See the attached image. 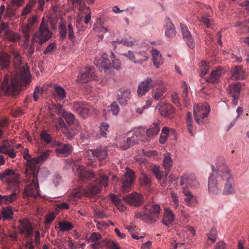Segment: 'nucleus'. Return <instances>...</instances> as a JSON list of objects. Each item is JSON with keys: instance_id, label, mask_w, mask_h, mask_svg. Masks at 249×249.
<instances>
[{"instance_id": "nucleus-1", "label": "nucleus", "mask_w": 249, "mask_h": 249, "mask_svg": "<svg viewBox=\"0 0 249 249\" xmlns=\"http://www.w3.org/2000/svg\"><path fill=\"white\" fill-rule=\"evenodd\" d=\"M212 173L208 178V191L211 195L217 194L222 181H225L223 193L225 195L235 194V190L233 186V178L230 170L225 164L216 163L212 165Z\"/></svg>"}, {"instance_id": "nucleus-2", "label": "nucleus", "mask_w": 249, "mask_h": 249, "mask_svg": "<svg viewBox=\"0 0 249 249\" xmlns=\"http://www.w3.org/2000/svg\"><path fill=\"white\" fill-rule=\"evenodd\" d=\"M18 177V174L10 169H6L0 174V180L5 178L8 185L7 189L12 191L10 195L3 196L2 203H12L18 199V195L20 191Z\"/></svg>"}, {"instance_id": "nucleus-3", "label": "nucleus", "mask_w": 249, "mask_h": 249, "mask_svg": "<svg viewBox=\"0 0 249 249\" xmlns=\"http://www.w3.org/2000/svg\"><path fill=\"white\" fill-rule=\"evenodd\" d=\"M160 208L157 204H148L144 207L143 212L137 213L135 214V217L140 218L147 223H151L156 221L158 218Z\"/></svg>"}, {"instance_id": "nucleus-4", "label": "nucleus", "mask_w": 249, "mask_h": 249, "mask_svg": "<svg viewBox=\"0 0 249 249\" xmlns=\"http://www.w3.org/2000/svg\"><path fill=\"white\" fill-rule=\"evenodd\" d=\"M210 112V106L207 103L198 104L194 108V116L197 124H204V122L200 119L207 117Z\"/></svg>"}, {"instance_id": "nucleus-5", "label": "nucleus", "mask_w": 249, "mask_h": 249, "mask_svg": "<svg viewBox=\"0 0 249 249\" xmlns=\"http://www.w3.org/2000/svg\"><path fill=\"white\" fill-rule=\"evenodd\" d=\"M73 111L82 117L85 118L95 111V108L85 102H74L72 103Z\"/></svg>"}, {"instance_id": "nucleus-6", "label": "nucleus", "mask_w": 249, "mask_h": 249, "mask_svg": "<svg viewBox=\"0 0 249 249\" xmlns=\"http://www.w3.org/2000/svg\"><path fill=\"white\" fill-rule=\"evenodd\" d=\"M108 185V178L103 175L97 179L94 185L90 184L85 189V193L89 196H91L99 194L101 191V186L107 187Z\"/></svg>"}, {"instance_id": "nucleus-7", "label": "nucleus", "mask_w": 249, "mask_h": 249, "mask_svg": "<svg viewBox=\"0 0 249 249\" xmlns=\"http://www.w3.org/2000/svg\"><path fill=\"white\" fill-rule=\"evenodd\" d=\"M38 171L35 173H33V178L31 180V183L27 186L24 190L23 197L25 198L28 196L37 197L39 195V187L37 179V174Z\"/></svg>"}, {"instance_id": "nucleus-8", "label": "nucleus", "mask_w": 249, "mask_h": 249, "mask_svg": "<svg viewBox=\"0 0 249 249\" xmlns=\"http://www.w3.org/2000/svg\"><path fill=\"white\" fill-rule=\"evenodd\" d=\"M52 36V32L49 29L47 24L45 23L44 19L41 21L37 32L34 35V38H37L38 44L42 45L48 40Z\"/></svg>"}, {"instance_id": "nucleus-9", "label": "nucleus", "mask_w": 249, "mask_h": 249, "mask_svg": "<svg viewBox=\"0 0 249 249\" xmlns=\"http://www.w3.org/2000/svg\"><path fill=\"white\" fill-rule=\"evenodd\" d=\"M125 169L126 172L124 174L122 179L121 190L126 192L130 190L134 183L135 178L134 172L127 167Z\"/></svg>"}, {"instance_id": "nucleus-10", "label": "nucleus", "mask_w": 249, "mask_h": 249, "mask_svg": "<svg viewBox=\"0 0 249 249\" xmlns=\"http://www.w3.org/2000/svg\"><path fill=\"white\" fill-rule=\"evenodd\" d=\"M73 169L76 170L78 180L80 181L85 182L86 180H90L95 177V174L92 171H86L83 166L75 165Z\"/></svg>"}, {"instance_id": "nucleus-11", "label": "nucleus", "mask_w": 249, "mask_h": 249, "mask_svg": "<svg viewBox=\"0 0 249 249\" xmlns=\"http://www.w3.org/2000/svg\"><path fill=\"white\" fill-rule=\"evenodd\" d=\"M124 200L127 203L133 206L142 205L144 199L143 196L137 192L132 193L124 197Z\"/></svg>"}, {"instance_id": "nucleus-12", "label": "nucleus", "mask_w": 249, "mask_h": 249, "mask_svg": "<svg viewBox=\"0 0 249 249\" xmlns=\"http://www.w3.org/2000/svg\"><path fill=\"white\" fill-rule=\"evenodd\" d=\"M157 84V82L156 81H154L150 77L147 78L139 85L137 91L139 96H143L149 90L150 88H154Z\"/></svg>"}, {"instance_id": "nucleus-13", "label": "nucleus", "mask_w": 249, "mask_h": 249, "mask_svg": "<svg viewBox=\"0 0 249 249\" xmlns=\"http://www.w3.org/2000/svg\"><path fill=\"white\" fill-rule=\"evenodd\" d=\"M142 135L141 132L139 129H137L134 132V133L131 137L126 138L125 140L124 143L120 146L121 148L124 150H125L131 146H133L137 143L141 138Z\"/></svg>"}, {"instance_id": "nucleus-14", "label": "nucleus", "mask_w": 249, "mask_h": 249, "mask_svg": "<svg viewBox=\"0 0 249 249\" xmlns=\"http://www.w3.org/2000/svg\"><path fill=\"white\" fill-rule=\"evenodd\" d=\"M93 68L87 67L84 71L77 78V81L80 83H87L91 80L96 79V75L94 73Z\"/></svg>"}, {"instance_id": "nucleus-15", "label": "nucleus", "mask_w": 249, "mask_h": 249, "mask_svg": "<svg viewBox=\"0 0 249 249\" xmlns=\"http://www.w3.org/2000/svg\"><path fill=\"white\" fill-rule=\"evenodd\" d=\"M180 185L183 190L188 187H194L197 185V182L194 175H184L180 178Z\"/></svg>"}, {"instance_id": "nucleus-16", "label": "nucleus", "mask_w": 249, "mask_h": 249, "mask_svg": "<svg viewBox=\"0 0 249 249\" xmlns=\"http://www.w3.org/2000/svg\"><path fill=\"white\" fill-rule=\"evenodd\" d=\"M87 154L89 157L92 156L96 157L98 160H105L107 156V149L106 147H100L96 149L88 150Z\"/></svg>"}, {"instance_id": "nucleus-17", "label": "nucleus", "mask_w": 249, "mask_h": 249, "mask_svg": "<svg viewBox=\"0 0 249 249\" xmlns=\"http://www.w3.org/2000/svg\"><path fill=\"white\" fill-rule=\"evenodd\" d=\"M180 28L182 32V34L183 39L186 42L187 46L190 49H194L195 47V43L194 39L191 34L190 32L188 30L186 26L184 24L181 23Z\"/></svg>"}, {"instance_id": "nucleus-18", "label": "nucleus", "mask_w": 249, "mask_h": 249, "mask_svg": "<svg viewBox=\"0 0 249 249\" xmlns=\"http://www.w3.org/2000/svg\"><path fill=\"white\" fill-rule=\"evenodd\" d=\"M180 28L182 32V34L183 39L186 42L187 46L190 49H194L195 47V43L194 39L191 34L190 32L188 30L186 26L184 24L181 23Z\"/></svg>"}, {"instance_id": "nucleus-19", "label": "nucleus", "mask_w": 249, "mask_h": 249, "mask_svg": "<svg viewBox=\"0 0 249 249\" xmlns=\"http://www.w3.org/2000/svg\"><path fill=\"white\" fill-rule=\"evenodd\" d=\"M156 108L158 109L162 116L171 118L174 112L173 107L170 104H162L158 105Z\"/></svg>"}, {"instance_id": "nucleus-20", "label": "nucleus", "mask_w": 249, "mask_h": 249, "mask_svg": "<svg viewBox=\"0 0 249 249\" xmlns=\"http://www.w3.org/2000/svg\"><path fill=\"white\" fill-rule=\"evenodd\" d=\"M138 54L139 55L143 56V58L139 59L138 60H136L134 54L132 52L130 51H128L127 53L122 54V55L127 57L129 60L133 62L135 64H142L144 62L148 60V57L146 56L145 52H139Z\"/></svg>"}, {"instance_id": "nucleus-21", "label": "nucleus", "mask_w": 249, "mask_h": 249, "mask_svg": "<svg viewBox=\"0 0 249 249\" xmlns=\"http://www.w3.org/2000/svg\"><path fill=\"white\" fill-rule=\"evenodd\" d=\"M165 36L168 38L174 37L176 34L174 25L169 18L165 19L164 26Z\"/></svg>"}, {"instance_id": "nucleus-22", "label": "nucleus", "mask_w": 249, "mask_h": 249, "mask_svg": "<svg viewBox=\"0 0 249 249\" xmlns=\"http://www.w3.org/2000/svg\"><path fill=\"white\" fill-rule=\"evenodd\" d=\"M94 64L99 68L101 67L105 70H108L111 68V63L108 59L107 54H103L100 59L95 60Z\"/></svg>"}, {"instance_id": "nucleus-23", "label": "nucleus", "mask_w": 249, "mask_h": 249, "mask_svg": "<svg viewBox=\"0 0 249 249\" xmlns=\"http://www.w3.org/2000/svg\"><path fill=\"white\" fill-rule=\"evenodd\" d=\"M173 165V160L171 154L166 153L163 155L162 166L165 170V177L168 176Z\"/></svg>"}, {"instance_id": "nucleus-24", "label": "nucleus", "mask_w": 249, "mask_h": 249, "mask_svg": "<svg viewBox=\"0 0 249 249\" xmlns=\"http://www.w3.org/2000/svg\"><path fill=\"white\" fill-rule=\"evenodd\" d=\"M183 193L185 196L184 201L187 206L193 207L197 203L196 196L193 195L189 190L187 189H184Z\"/></svg>"}, {"instance_id": "nucleus-25", "label": "nucleus", "mask_w": 249, "mask_h": 249, "mask_svg": "<svg viewBox=\"0 0 249 249\" xmlns=\"http://www.w3.org/2000/svg\"><path fill=\"white\" fill-rule=\"evenodd\" d=\"M222 73V69L219 67L213 70L206 79V81L211 83H218Z\"/></svg>"}, {"instance_id": "nucleus-26", "label": "nucleus", "mask_w": 249, "mask_h": 249, "mask_svg": "<svg viewBox=\"0 0 249 249\" xmlns=\"http://www.w3.org/2000/svg\"><path fill=\"white\" fill-rule=\"evenodd\" d=\"M231 78L232 80H241L244 78V72L241 66H237L231 70Z\"/></svg>"}, {"instance_id": "nucleus-27", "label": "nucleus", "mask_w": 249, "mask_h": 249, "mask_svg": "<svg viewBox=\"0 0 249 249\" xmlns=\"http://www.w3.org/2000/svg\"><path fill=\"white\" fill-rule=\"evenodd\" d=\"M131 97V92L130 89L124 90L121 94H118L117 100L123 106L127 104V102Z\"/></svg>"}, {"instance_id": "nucleus-28", "label": "nucleus", "mask_w": 249, "mask_h": 249, "mask_svg": "<svg viewBox=\"0 0 249 249\" xmlns=\"http://www.w3.org/2000/svg\"><path fill=\"white\" fill-rule=\"evenodd\" d=\"M58 147L55 149V152L59 155H67L71 151L72 147L70 144H57Z\"/></svg>"}, {"instance_id": "nucleus-29", "label": "nucleus", "mask_w": 249, "mask_h": 249, "mask_svg": "<svg viewBox=\"0 0 249 249\" xmlns=\"http://www.w3.org/2000/svg\"><path fill=\"white\" fill-rule=\"evenodd\" d=\"M151 52L154 65L158 68L163 63L161 54L156 49L152 50Z\"/></svg>"}, {"instance_id": "nucleus-30", "label": "nucleus", "mask_w": 249, "mask_h": 249, "mask_svg": "<svg viewBox=\"0 0 249 249\" xmlns=\"http://www.w3.org/2000/svg\"><path fill=\"white\" fill-rule=\"evenodd\" d=\"M20 233L24 234L27 236H30L32 235V228L30 223L23 222L21 223L19 227Z\"/></svg>"}, {"instance_id": "nucleus-31", "label": "nucleus", "mask_w": 249, "mask_h": 249, "mask_svg": "<svg viewBox=\"0 0 249 249\" xmlns=\"http://www.w3.org/2000/svg\"><path fill=\"white\" fill-rule=\"evenodd\" d=\"M160 130V124L154 123L146 131L147 137L152 138L158 134Z\"/></svg>"}, {"instance_id": "nucleus-32", "label": "nucleus", "mask_w": 249, "mask_h": 249, "mask_svg": "<svg viewBox=\"0 0 249 249\" xmlns=\"http://www.w3.org/2000/svg\"><path fill=\"white\" fill-rule=\"evenodd\" d=\"M10 56L5 53H0V68L1 69H5L8 68L9 66Z\"/></svg>"}, {"instance_id": "nucleus-33", "label": "nucleus", "mask_w": 249, "mask_h": 249, "mask_svg": "<svg viewBox=\"0 0 249 249\" xmlns=\"http://www.w3.org/2000/svg\"><path fill=\"white\" fill-rule=\"evenodd\" d=\"M174 219V215L170 210L165 209L162 223L165 226H169L172 224Z\"/></svg>"}, {"instance_id": "nucleus-34", "label": "nucleus", "mask_w": 249, "mask_h": 249, "mask_svg": "<svg viewBox=\"0 0 249 249\" xmlns=\"http://www.w3.org/2000/svg\"><path fill=\"white\" fill-rule=\"evenodd\" d=\"M49 150H47L43 152L40 156L31 159V160L29 162L30 164H35L39 163L40 162L46 160L49 155Z\"/></svg>"}, {"instance_id": "nucleus-35", "label": "nucleus", "mask_w": 249, "mask_h": 249, "mask_svg": "<svg viewBox=\"0 0 249 249\" xmlns=\"http://www.w3.org/2000/svg\"><path fill=\"white\" fill-rule=\"evenodd\" d=\"M241 83L239 82L231 84L229 86V92L231 96L237 95L239 96L240 93V88Z\"/></svg>"}, {"instance_id": "nucleus-36", "label": "nucleus", "mask_w": 249, "mask_h": 249, "mask_svg": "<svg viewBox=\"0 0 249 249\" xmlns=\"http://www.w3.org/2000/svg\"><path fill=\"white\" fill-rule=\"evenodd\" d=\"M5 36L8 40L13 42L18 41L20 39V36L19 34L8 30L5 31Z\"/></svg>"}, {"instance_id": "nucleus-37", "label": "nucleus", "mask_w": 249, "mask_h": 249, "mask_svg": "<svg viewBox=\"0 0 249 249\" xmlns=\"http://www.w3.org/2000/svg\"><path fill=\"white\" fill-rule=\"evenodd\" d=\"M31 27L24 25L22 27V32L25 39V47H28V41L30 37Z\"/></svg>"}, {"instance_id": "nucleus-38", "label": "nucleus", "mask_w": 249, "mask_h": 249, "mask_svg": "<svg viewBox=\"0 0 249 249\" xmlns=\"http://www.w3.org/2000/svg\"><path fill=\"white\" fill-rule=\"evenodd\" d=\"M151 171L155 178L159 180H160L162 178L165 176V172H163L160 169L159 166H153L151 167Z\"/></svg>"}, {"instance_id": "nucleus-39", "label": "nucleus", "mask_w": 249, "mask_h": 249, "mask_svg": "<svg viewBox=\"0 0 249 249\" xmlns=\"http://www.w3.org/2000/svg\"><path fill=\"white\" fill-rule=\"evenodd\" d=\"M110 57L112 60L111 68L112 67L117 70H121L122 68L121 62L119 59L116 58L113 52L111 53Z\"/></svg>"}, {"instance_id": "nucleus-40", "label": "nucleus", "mask_w": 249, "mask_h": 249, "mask_svg": "<svg viewBox=\"0 0 249 249\" xmlns=\"http://www.w3.org/2000/svg\"><path fill=\"white\" fill-rule=\"evenodd\" d=\"M63 133L68 139H72L77 133V131L72 127L64 128Z\"/></svg>"}, {"instance_id": "nucleus-41", "label": "nucleus", "mask_w": 249, "mask_h": 249, "mask_svg": "<svg viewBox=\"0 0 249 249\" xmlns=\"http://www.w3.org/2000/svg\"><path fill=\"white\" fill-rule=\"evenodd\" d=\"M55 95L61 100L64 99L66 96L65 90L60 86H55L54 87Z\"/></svg>"}, {"instance_id": "nucleus-42", "label": "nucleus", "mask_w": 249, "mask_h": 249, "mask_svg": "<svg viewBox=\"0 0 249 249\" xmlns=\"http://www.w3.org/2000/svg\"><path fill=\"white\" fill-rule=\"evenodd\" d=\"M37 171L38 172L37 174V177L38 176V174H40L43 177H46L50 174L49 171L46 167H43L36 171L34 167L31 170L32 178H33V173L35 172L36 173Z\"/></svg>"}, {"instance_id": "nucleus-43", "label": "nucleus", "mask_w": 249, "mask_h": 249, "mask_svg": "<svg viewBox=\"0 0 249 249\" xmlns=\"http://www.w3.org/2000/svg\"><path fill=\"white\" fill-rule=\"evenodd\" d=\"M1 214L4 219H9L13 218V212L10 207L3 208Z\"/></svg>"}, {"instance_id": "nucleus-44", "label": "nucleus", "mask_w": 249, "mask_h": 249, "mask_svg": "<svg viewBox=\"0 0 249 249\" xmlns=\"http://www.w3.org/2000/svg\"><path fill=\"white\" fill-rule=\"evenodd\" d=\"M59 228L61 231H69L72 229V225L69 222L63 221L59 223Z\"/></svg>"}, {"instance_id": "nucleus-45", "label": "nucleus", "mask_w": 249, "mask_h": 249, "mask_svg": "<svg viewBox=\"0 0 249 249\" xmlns=\"http://www.w3.org/2000/svg\"><path fill=\"white\" fill-rule=\"evenodd\" d=\"M141 184L143 186H150L151 185V179L149 175L142 174V176L140 178Z\"/></svg>"}, {"instance_id": "nucleus-46", "label": "nucleus", "mask_w": 249, "mask_h": 249, "mask_svg": "<svg viewBox=\"0 0 249 249\" xmlns=\"http://www.w3.org/2000/svg\"><path fill=\"white\" fill-rule=\"evenodd\" d=\"M116 43H121L124 46L128 47H131L134 45V42L132 41H129L126 38L122 39L121 40L117 39L116 41H114L112 42V45L114 46L115 48L116 47L115 45Z\"/></svg>"}, {"instance_id": "nucleus-47", "label": "nucleus", "mask_w": 249, "mask_h": 249, "mask_svg": "<svg viewBox=\"0 0 249 249\" xmlns=\"http://www.w3.org/2000/svg\"><path fill=\"white\" fill-rule=\"evenodd\" d=\"M12 55L15 67H18L21 64V57L17 51H13Z\"/></svg>"}, {"instance_id": "nucleus-48", "label": "nucleus", "mask_w": 249, "mask_h": 249, "mask_svg": "<svg viewBox=\"0 0 249 249\" xmlns=\"http://www.w3.org/2000/svg\"><path fill=\"white\" fill-rule=\"evenodd\" d=\"M102 239L101 235L98 232H93L91 234L88 240L89 242H101Z\"/></svg>"}, {"instance_id": "nucleus-49", "label": "nucleus", "mask_w": 249, "mask_h": 249, "mask_svg": "<svg viewBox=\"0 0 249 249\" xmlns=\"http://www.w3.org/2000/svg\"><path fill=\"white\" fill-rule=\"evenodd\" d=\"M60 37L61 39H64L67 35V30L65 24L61 22L59 27Z\"/></svg>"}, {"instance_id": "nucleus-50", "label": "nucleus", "mask_w": 249, "mask_h": 249, "mask_svg": "<svg viewBox=\"0 0 249 249\" xmlns=\"http://www.w3.org/2000/svg\"><path fill=\"white\" fill-rule=\"evenodd\" d=\"M184 89L182 93V98L183 100L184 106L185 107H187L189 105L188 101L187 100V97L188 95V89L186 87V85L185 82H184Z\"/></svg>"}, {"instance_id": "nucleus-51", "label": "nucleus", "mask_w": 249, "mask_h": 249, "mask_svg": "<svg viewBox=\"0 0 249 249\" xmlns=\"http://www.w3.org/2000/svg\"><path fill=\"white\" fill-rule=\"evenodd\" d=\"M187 125L188 130L190 134L193 135V125L191 120V114L190 112H188L187 114Z\"/></svg>"}, {"instance_id": "nucleus-52", "label": "nucleus", "mask_w": 249, "mask_h": 249, "mask_svg": "<svg viewBox=\"0 0 249 249\" xmlns=\"http://www.w3.org/2000/svg\"><path fill=\"white\" fill-rule=\"evenodd\" d=\"M93 29L97 33H105L107 32V27H103L101 24H95L93 25Z\"/></svg>"}, {"instance_id": "nucleus-53", "label": "nucleus", "mask_w": 249, "mask_h": 249, "mask_svg": "<svg viewBox=\"0 0 249 249\" xmlns=\"http://www.w3.org/2000/svg\"><path fill=\"white\" fill-rule=\"evenodd\" d=\"M217 236V231L214 229H212L207 234L208 239L214 243L216 241Z\"/></svg>"}, {"instance_id": "nucleus-54", "label": "nucleus", "mask_w": 249, "mask_h": 249, "mask_svg": "<svg viewBox=\"0 0 249 249\" xmlns=\"http://www.w3.org/2000/svg\"><path fill=\"white\" fill-rule=\"evenodd\" d=\"M40 137L41 140L46 143H49L51 142V136L45 131H43L41 132Z\"/></svg>"}, {"instance_id": "nucleus-55", "label": "nucleus", "mask_w": 249, "mask_h": 249, "mask_svg": "<svg viewBox=\"0 0 249 249\" xmlns=\"http://www.w3.org/2000/svg\"><path fill=\"white\" fill-rule=\"evenodd\" d=\"M110 111L113 115H117L119 112V107L116 102H113L110 105Z\"/></svg>"}, {"instance_id": "nucleus-56", "label": "nucleus", "mask_w": 249, "mask_h": 249, "mask_svg": "<svg viewBox=\"0 0 249 249\" xmlns=\"http://www.w3.org/2000/svg\"><path fill=\"white\" fill-rule=\"evenodd\" d=\"M108 128V125L106 123H103L101 124L100 127V134L103 137H107V132Z\"/></svg>"}, {"instance_id": "nucleus-57", "label": "nucleus", "mask_w": 249, "mask_h": 249, "mask_svg": "<svg viewBox=\"0 0 249 249\" xmlns=\"http://www.w3.org/2000/svg\"><path fill=\"white\" fill-rule=\"evenodd\" d=\"M164 91L165 89L164 88H161L157 89L154 96V99L156 100L160 99L163 96Z\"/></svg>"}, {"instance_id": "nucleus-58", "label": "nucleus", "mask_w": 249, "mask_h": 249, "mask_svg": "<svg viewBox=\"0 0 249 249\" xmlns=\"http://www.w3.org/2000/svg\"><path fill=\"white\" fill-rule=\"evenodd\" d=\"M64 117L66 121L69 124H71L73 123L74 116L72 114L67 113L64 115Z\"/></svg>"}, {"instance_id": "nucleus-59", "label": "nucleus", "mask_w": 249, "mask_h": 249, "mask_svg": "<svg viewBox=\"0 0 249 249\" xmlns=\"http://www.w3.org/2000/svg\"><path fill=\"white\" fill-rule=\"evenodd\" d=\"M94 217L96 218L102 219L107 217L105 212L103 211H95Z\"/></svg>"}, {"instance_id": "nucleus-60", "label": "nucleus", "mask_w": 249, "mask_h": 249, "mask_svg": "<svg viewBox=\"0 0 249 249\" xmlns=\"http://www.w3.org/2000/svg\"><path fill=\"white\" fill-rule=\"evenodd\" d=\"M236 26H243L246 28L244 31V32H249V21H245L244 22H237L235 24Z\"/></svg>"}, {"instance_id": "nucleus-61", "label": "nucleus", "mask_w": 249, "mask_h": 249, "mask_svg": "<svg viewBox=\"0 0 249 249\" xmlns=\"http://www.w3.org/2000/svg\"><path fill=\"white\" fill-rule=\"evenodd\" d=\"M32 7L33 4H28L23 10L22 12V16H26L28 15L31 12Z\"/></svg>"}, {"instance_id": "nucleus-62", "label": "nucleus", "mask_w": 249, "mask_h": 249, "mask_svg": "<svg viewBox=\"0 0 249 249\" xmlns=\"http://www.w3.org/2000/svg\"><path fill=\"white\" fill-rule=\"evenodd\" d=\"M56 47V45L54 43H50L46 48L44 52V53L47 54L52 52Z\"/></svg>"}, {"instance_id": "nucleus-63", "label": "nucleus", "mask_w": 249, "mask_h": 249, "mask_svg": "<svg viewBox=\"0 0 249 249\" xmlns=\"http://www.w3.org/2000/svg\"><path fill=\"white\" fill-rule=\"evenodd\" d=\"M61 180V177L57 174H55L52 179L53 182L55 186H57L59 184Z\"/></svg>"}, {"instance_id": "nucleus-64", "label": "nucleus", "mask_w": 249, "mask_h": 249, "mask_svg": "<svg viewBox=\"0 0 249 249\" xmlns=\"http://www.w3.org/2000/svg\"><path fill=\"white\" fill-rule=\"evenodd\" d=\"M68 30L69 37L71 40H72L74 38V36L73 34V29L71 24L68 25Z\"/></svg>"}]
</instances>
